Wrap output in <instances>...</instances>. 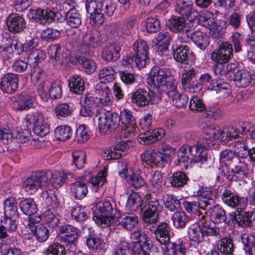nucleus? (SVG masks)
<instances>
[{"mask_svg": "<svg viewBox=\"0 0 255 255\" xmlns=\"http://www.w3.org/2000/svg\"><path fill=\"white\" fill-rule=\"evenodd\" d=\"M86 8L90 14V22L95 25L102 24L104 21V14L111 16L116 9L113 0H87Z\"/></svg>", "mask_w": 255, "mask_h": 255, "instance_id": "f257e3e1", "label": "nucleus"}, {"mask_svg": "<svg viewBox=\"0 0 255 255\" xmlns=\"http://www.w3.org/2000/svg\"><path fill=\"white\" fill-rule=\"evenodd\" d=\"M144 205L142 220L147 229H150L152 224L158 221L159 213L162 209V205L153 194H147L144 196Z\"/></svg>", "mask_w": 255, "mask_h": 255, "instance_id": "f03ea898", "label": "nucleus"}, {"mask_svg": "<svg viewBox=\"0 0 255 255\" xmlns=\"http://www.w3.org/2000/svg\"><path fill=\"white\" fill-rule=\"evenodd\" d=\"M135 56L129 55L123 60L124 65L137 67L139 68L144 67L148 61V47L146 42L139 39L133 45Z\"/></svg>", "mask_w": 255, "mask_h": 255, "instance_id": "7ed1b4c3", "label": "nucleus"}, {"mask_svg": "<svg viewBox=\"0 0 255 255\" xmlns=\"http://www.w3.org/2000/svg\"><path fill=\"white\" fill-rule=\"evenodd\" d=\"M114 207L110 201L104 200L97 203L93 219L99 226L105 228L115 221Z\"/></svg>", "mask_w": 255, "mask_h": 255, "instance_id": "20e7f679", "label": "nucleus"}, {"mask_svg": "<svg viewBox=\"0 0 255 255\" xmlns=\"http://www.w3.org/2000/svg\"><path fill=\"white\" fill-rule=\"evenodd\" d=\"M52 172L40 171L27 177L23 183V187L29 194H33L41 187H47L52 182Z\"/></svg>", "mask_w": 255, "mask_h": 255, "instance_id": "39448f33", "label": "nucleus"}, {"mask_svg": "<svg viewBox=\"0 0 255 255\" xmlns=\"http://www.w3.org/2000/svg\"><path fill=\"white\" fill-rule=\"evenodd\" d=\"M172 78L169 70L154 67L150 71L146 81L151 88L158 90L164 89L166 83Z\"/></svg>", "mask_w": 255, "mask_h": 255, "instance_id": "423d86ee", "label": "nucleus"}, {"mask_svg": "<svg viewBox=\"0 0 255 255\" xmlns=\"http://www.w3.org/2000/svg\"><path fill=\"white\" fill-rule=\"evenodd\" d=\"M99 128L104 132L109 130L111 132L117 129L120 124V117L117 113H110L104 109L98 112Z\"/></svg>", "mask_w": 255, "mask_h": 255, "instance_id": "0eeeda50", "label": "nucleus"}, {"mask_svg": "<svg viewBox=\"0 0 255 255\" xmlns=\"http://www.w3.org/2000/svg\"><path fill=\"white\" fill-rule=\"evenodd\" d=\"M133 238L137 241L132 246V252L134 255H148L150 248L149 238L146 234L139 230H136L132 234Z\"/></svg>", "mask_w": 255, "mask_h": 255, "instance_id": "6e6552de", "label": "nucleus"}, {"mask_svg": "<svg viewBox=\"0 0 255 255\" xmlns=\"http://www.w3.org/2000/svg\"><path fill=\"white\" fill-rule=\"evenodd\" d=\"M223 129L218 126H209L204 129V135L201 142L204 146L209 147L214 145L213 142L218 139L223 140Z\"/></svg>", "mask_w": 255, "mask_h": 255, "instance_id": "1a4fd4ad", "label": "nucleus"}, {"mask_svg": "<svg viewBox=\"0 0 255 255\" xmlns=\"http://www.w3.org/2000/svg\"><path fill=\"white\" fill-rule=\"evenodd\" d=\"M19 76L13 73H7L0 79V89L5 93L11 94L16 91L18 88Z\"/></svg>", "mask_w": 255, "mask_h": 255, "instance_id": "9d476101", "label": "nucleus"}, {"mask_svg": "<svg viewBox=\"0 0 255 255\" xmlns=\"http://www.w3.org/2000/svg\"><path fill=\"white\" fill-rule=\"evenodd\" d=\"M175 10L178 14L193 19L199 15L198 12L193 8L192 0H176Z\"/></svg>", "mask_w": 255, "mask_h": 255, "instance_id": "9b49d317", "label": "nucleus"}, {"mask_svg": "<svg viewBox=\"0 0 255 255\" xmlns=\"http://www.w3.org/2000/svg\"><path fill=\"white\" fill-rule=\"evenodd\" d=\"M119 116L120 119L124 120L126 122V125L122 128L121 135L125 137H128L129 134L136 131L135 119L132 112L127 109L123 110Z\"/></svg>", "mask_w": 255, "mask_h": 255, "instance_id": "f8f14e48", "label": "nucleus"}, {"mask_svg": "<svg viewBox=\"0 0 255 255\" xmlns=\"http://www.w3.org/2000/svg\"><path fill=\"white\" fill-rule=\"evenodd\" d=\"M79 230L70 224H64L59 230V233L62 235V241L67 245L75 246L77 241Z\"/></svg>", "mask_w": 255, "mask_h": 255, "instance_id": "ddd939ff", "label": "nucleus"}, {"mask_svg": "<svg viewBox=\"0 0 255 255\" xmlns=\"http://www.w3.org/2000/svg\"><path fill=\"white\" fill-rule=\"evenodd\" d=\"M96 92L99 95L96 98L99 107L110 106L112 104L110 89L106 83L100 82L96 86Z\"/></svg>", "mask_w": 255, "mask_h": 255, "instance_id": "4468645a", "label": "nucleus"}, {"mask_svg": "<svg viewBox=\"0 0 255 255\" xmlns=\"http://www.w3.org/2000/svg\"><path fill=\"white\" fill-rule=\"evenodd\" d=\"M232 46L228 43L222 44L219 49L214 51L211 54V58L219 63H224L229 61L232 55Z\"/></svg>", "mask_w": 255, "mask_h": 255, "instance_id": "2eb2a0df", "label": "nucleus"}, {"mask_svg": "<svg viewBox=\"0 0 255 255\" xmlns=\"http://www.w3.org/2000/svg\"><path fill=\"white\" fill-rule=\"evenodd\" d=\"M168 26L169 30L175 33L181 32L189 37L190 30L186 27L185 18L181 16H173L169 19Z\"/></svg>", "mask_w": 255, "mask_h": 255, "instance_id": "dca6fc26", "label": "nucleus"}, {"mask_svg": "<svg viewBox=\"0 0 255 255\" xmlns=\"http://www.w3.org/2000/svg\"><path fill=\"white\" fill-rule=\"evenodd\" d=\"M6 25L8 30L13 33H19L25 27L24 18L17 13H11L7 17Z\"/></svg>", "mask_w": 255, "mask_h": 255, "instance_id": "f3484780", "label": "nucleus"}, {"mask_svg": "<svg viewBox=\"0 0 255 255\" xmlns=\"http://www.w3.org/2000/svg\"><path fill=\"white\" fill-rule=\"evenodd\" d=\"M122 46L119 43H113L105 46L102 50L101 55L103 59L108 62L116 61L121 56Z\"/></svg>", "mask_w": 255, "mask_h": 255, "instance_id": "a211bd4d", "label": "nucleus"}, {"mask_svg": "<svg viewBox=\"0 0 255 255\" xmlns=\"http://www.w3.org/2000/svg\"><path fill=\"white\" fill-rule=\"evenodd\" d=\"M132 146L130 141H122L118 142L108 150L107 159H118L126 154V152Z\"/></svg>", "mask_w": 255, "mask_h": 255, "instance_id": "6ab92c4d", "label": "nucleus"}, {"mask_svg": "<svg viewBox=\"0 0 255 255\" xmlns=\"http://www.w3.org/2000/svg\"><path fill=\"white\" fill-rule=\"evenodd\" d=\"M165 133V131L162 128L148 130L140 134L138 139V142L143 144H149L161 139Z\"/></svg>", "mask_w": 255, "mask_h": 255, "instance_id": "aec40b11", "label": "nucleus"}, {"mask_svg": "<svg viewBox=\"0 0 255 255\" xmlns=\"http://www.w3.org/2000/svg\"><path fill=\"white\" fill-rule=\"evenodd\" d=\"M31 14L37 22L40 23L46 24L54 20L56 14L50 9L37 8L31 11Z\"/></svg>", "mask_w": 255, "mask_h": 255, "instance_id": "412c9836", "label": "nucleus"}, {"mask_svg": "<svg viewBox=\"0 0 255 255\" xmlns=\"http://www.w3.org/2000/svg\"><path fill=\"white\" fill-rule=\"evenodd\" d=\"M241 157H238L231 165L232 170L234 175L233 178L235 180L245 178L248 172V164Z\"/></svg>", "mask_w": 255, "mask_h": 255, "instance_id": "4be33fe9", "label": "nucleus"}, {"mask_svg": "<svg viewBox=\"0 0 255 255\" xmlns=\"http://www.w3.org/2000/svg\"><path fill=\"white\" fill-rule=\"evenodd\" d=\"M208 89L215 91L219 94L220 97L223 98L228 97L231 93L230 85L220 79L215 82L212 81V83L208 86Z\"/></svg>", "mask_w": 255, "mask_h": 255, "instance_id": "5701e85b", "label": "nucleus"}, {"mask_svg": "<svg viewBox=\"0 0 255 255\" xmlns=\"http://www.w3.org/2000/svg\"><path fill=\"white\" fill-rule=\"evenodd\" d=\"M132 102L138 106H145L150 101V96L148 91L144 89H139L130 94Z\"/></svg>", "mask_w": 255, "mask_h": 255, "instance_id": "b1692460", "label": "nucleus"}, {"mask_svg": "<svg viewBox=\"0 0 255 255\" xmlns=\"http://www.w3.org/2000/svg\"><path fill=\"white\" fill-rule=\"evenodd\" d=\"M200 144L195 145L193 146L190 145V151L191 153V157L192 162L198 163L202 162L207 160V154L205 152L204 148L207 146H203V144L200 140Z\"/></svg>", "mask_w": 255, "mask_h": 255, "instance_id": "393cba45", "label": "nucleus"}, {"mask_svg": "<svg viewBox=\"0 0 255 255\" xmlns=\"http://www.w3.org/2000/svg\"><path fill=\"white\" fill-rule=\"evenodd\" d=\"M252 80L251 75L244 70H238L234 73L233 80L236 87L246 88L251 83Z\"/></svg>", "mask_w": 255, "mask_h": 255, "instance_id": "a878e982", "label": "nucleus"}, {"mask_svg": "<svg viewBox=\"0 0 255 255\" xmlns=\"http://www.w3.org/2000/svg\"><path fill=\"white\" fill-rule=\"evenodd\" d=\"M206 216L205 215H199V224L202 226V231L203 236H215L219 235V229L215 227L214 223L208 222L206 220Z\"/></svg>", "mask_w": 255, "mask_h": 255, "instance_id": "bb28decb", "label": "nucleus"}, {"mask_svg": "<svg viewBox=\"0 0 255 255\" xmlns=\"http://www.w3.org/2000/svg\"><path fill=\"white\" fill-rule=\"evenodd\" d=\"M189 34L192 41L200 49H204L208 46L209 37L206 33L196 30L192 33L190 32Z\"/></svg>", "mask_w": 255, "mask_h": 255, "instance_id": "cd10ccee", "label": "nucleus"}, {"mask_svg": "<svg viewBox=\"0 0 255 255\" xmlns=\"http://www.w3.org/2000/svg\"><path fill=\"white\" fill-rule=\"evenodd\" d=\"M68 85L70 91L76 94H82L85 88L83 79L77 75H75L69 78Z\"/></svg>", "mask_w": 255, "mask_h": 255, "instance_id": "c85d7f7f", "label": "nucleus"}, {"mask_svg": "<svg viewBox=\"0 0 255 255\" xmlns=\"http://www.w3.org/2000/svg\"><path fill=\"white\" fill-rule=\"evenodd\" d=\"M169 226L165 223H161L158 225L155 230L156 239L161 244L165 246L169 242Z\"/></svg>", "mask_w": 255, "mask_h": 255, "instance_id": "c756f323", "label": "nucleus"}, {"mask_svg": "<svg viewBox=\"0 0 255 255\" xmlns=\"http://www.w3.org/2000/svg\"><path fill=\"white\" fill-rule=\"evenodd\" d=\"M21 96L23 98L19 102L16 109L18 111L27 110L32 107L36 95L33 92L29 91L23 92Z\"/></svg>", "mask_w": 255, "mask_h": 255, "instance_id": "7c9ffc66", "label": "nucleus"}, {"mask_svg": "<svg viewBox=\"0 0 255 255\" xmlns=\"http://www.w3.org/2000/svg\"><path fill=\"white\" fill-rule=\"evenodd\" d=\"M101 40L99 32L95 29L91 30L84 35L82 39L83 47L88 46L94 48L97 46Z\"/></svg>", "mask_w": 255, "mask_h": 255, "instance_id": "2f4dec72", "label": "nucleus"}, {"mask_svg": "<svg viewBox=\"0 0 255 255\" xmlns=\"http://www.w3.org/2000/svg\"><path fill=\"white\" fill-rule=\"evenodd\" d=\"M241 240L246 255H255V236L250 234H244L241 237Z\"/></svg>", "mask_w": 255, "mask_h": 255, "instance_id": "473e14b6", "label": "nucleus"}, {"mask_svg": "<svg viewBox=\"0 0 255 255\" xmlns=\"http://www.w3.org/2000/svg\"><path fill=\"white\" fill-rule=\"evenodd\" d=\"M155 38L159 44L157 46V51L166 52L171 39L170 33L167 31L163 30L157 34Z\"/></svg>", "mask_w": 255, "mask_h": 255, "instance_id": "72a5a7b5", "label": "nucleus"}, {"mask_svg": "<svg viewBox=\"0 0 255 255\" xmlns=\"http://www.w3.org/2000/svg\"><path fill=\"white\" fill-rule=\"evenodd\" d=\"M223 202L227 206L236 208L240 202V198L238 195L230 190H225L222 195Z\"/></svg>", "mask_w": 255, "mask_h": 255, "instance_id": "f704fd0d", "label": "nucleus"}, {"mask_svg": "<svg viewBox=\"0 0 255 255\" xmlns=\"http://www.w3.org/2000/svg\"><path fill=\"white\" fill-rule=\"evenodd\" d=\"M199 223L198 224H193L190 226L188 230V236L190 240L197 244L204 240V236L202 234V228Z\"/></svg>", "mask_w": 255, "mask_h": 255, "instance_id": "c9c22d12", "label": "nucleus"}, {"mask_svg": "<svg viewBox=\"0 0 255 255\" xmlns=\"http://www.w3.org/2000/svg\"><path fill=\"white\" fill-rule=\"evenodd\" d=\"M71 190L75 198L82 199L86 196L88 190L86 183L82 181H77L71 186Z\"/></svg>", "mask_w": 255, "mask_h": 255, "instance_id": "e433bc0d", "label": "nucleus"}, {"mask_svg": "<svg viewBox=\"0 0 255 255\" xmlns=\"http://www.w3.org/2000/svg\"><path fill=\"white\" fill-rule=\"evenodd\" d=\"M198 201L201 206V209L210 210L215 205V201L211 192H202L198 196Z\"/></svg>", "mask_w": 255, "mask_h": 255, "instance_id": "4c0bfd02", "label": "nucleus"}, {"mask_svg": "<svg viewBox=\"0 0 255 255\" xmlns=\"http://www.w3.org/2000/svg\"><path fill=\"white\" fill-rule=\"evenodd\" d=\"M66 20L71 28H78L81 24V15L76 8H72L66 13Z\"/></svg>", "mask_w": 255, "mask_h": 255, "instance_id": "58836bf2", "label": "nucleus"}, {"mask_svg": "<svg viewBox=\"0 0 255 255\" xmlns=\"http://www.w3.org/2000/svg\"><path fill=\"white\" fill-rule=\"evenodd\" d=\"M191 54L190 47L182 44L178 46L174 51V58L179 62L183 63L188 60Z\"/></svg>", "mask_w": 255, "mask_h": 255, "instance_id": "ea45409f", "label": "nucleus"}, {"mask_svg": "<svg viewBox=\"0 0 255 255\" xmlns=\"http://www.w3.org/2000/svg\"><path fill=\"white\" fill-rule=\"evenodd\" d=\"M119 222L125 229L131 230L137 226L138 217L133 214H128L122 216Z\"/></svg>", "mask_w": 255, "mask_h": 255, "instance_id": "a19ab883", "label": "nucleus"}, {"mask_svg": "<svg viewBox=\"0 0 255 255\" xmlns=\"http://www.w3.org/2000/svg\"><path fill=\"white\" fill-rule=\"evenodd\" d=\"M211 216L216 223H225L227 225L230 221H227L225 211L218 205H214L212 207Z\"/></svg>", "mask_w": 255, "mask_h": 255, "instance_id": "79ce46f5", "label": "nucleus"}, {"mask_svg": "<svg viewBox=\"0 0 255 255\" xmlns=\"http://www.w3.org/2000/svg\"><path fill=\"white\" fill-rule=\"evenodd\" d=\"M19 207L24 214L28 216L34 215L37 211L36 205L31 198H26L21 201Z\"/></svg>", "mask_w": 255, "mask_h": 255, "instance_id": "37998d69", "label": "nucleus"}, {"mask_svg": "<svg viewBox=\"0 0 255 255\" xmlns=\"http://www.w3.org/2000/svg\"><path fill=\"white\" fill-rule=\"evenodd\" d=\"M17 203L13 198L5 199L3 202L4 214L6 218H11L16 215L17 211Z\"/></svg>", "mask_w": 255, "mask_h": 255, "instance_id": "c03bdc74", "label": "nucleus"}, {"mask_svg": "<svg viewBox=\"0 0 255 255\" xmlns=\"http://www.w3.org/2000/svg\"><path fill=\"white\" fill-rule=\"evenodd\" d=\"M234 244L232 239L229 238H223L218 242V249L225 255L233 253Z\"/></svg>", "mask_w": 255, "mask_h": 255, "instance_id": "a18cd8bd", "label": "nucleus"}, {"mask_svg": "<svg viewBox=\"0 0 255 255\" xmlns=\"http://www.w3.org/2000/svg\"><path fill=\"white\" fill-rule=\"evenodd\" d=\"M233 151L238 157L244 159L248 156L249 149L244 139L237 141L233 145Z\"/></svg>", "mask_w": 255, "mask_h": 255, "instance_id": "49530a36", "label": "nucleus"}, {"mask_svg": "<svg viewBox=\"0 0 255 255\" xmlns=\"http://www.w3.org/2000/svg\"><path fill=\"white\" fill-rule=\"evenodd\" d=\"M142 204V201L140 194L137 192H132L128 198L127 207L131 211H136L139 208L141 209Z\"/></svg>", "mask_w": 255, "mask_h": 255, "instance_id": "de8ad7c7", "label": "nucleus"}, {"mask_svg": "<svg viewBox=\"0 0 255 255\" xmlns=\"http://www.w3.org/2000/svg\"><path fill=\"white\" fill-rule=\"evenodd\" d=\"M149 184L151 189L154 192L161 190L163 185V177L161 172L156 171L151 174L149 179Z\"/></svg>", "mask_w": 255, "mask_h": 255, "instance_id": "09e8293b", "label": "nucleus"}, {"mask_svg": "<svg viewBox=\"0 0 255 255\" xmlns=\"http://www.w3.org/2000/svg\"><path fill=\"white\" fill-rule=\"evenodd\" d=\"M165 248L166 249L165 255H175L177 250L180 253L184 254L186 249L182 239L178 240L174 243L169 242Z\"/></svg>", "mask_w": 255, "mask_h": 255, "instance_id": "8fccbe9b", "label": "nucleus"}, {"mask_svg": "<svg viewBox=\"0 0 255 255\" xmlns=\"http://www.w3.org/2000/svg\"><path fill=\"white\" fill-rule=\"evenodd\" d=\"M188 178L186 174L183 172H176L172 174L169 178V181L173 187H180L186 184Z\"/></svg>", "mask_w": 255, "mask_h": 255, "instance_id": "3c124183", "label": "nucleus"}, {"mask_svg": "<svg viewBox=\"0 0 255 255\" xmlns=\"http://www.w3.org/2000/svg\"><path fill=\"white\" fill-rule=\"evenodd\" d=\"M54 113L58 119L67 118L72 115V108L67 103H61L56 105Z\"/></svg>", "mask_w": 255, "mask_h": 255, "instance_id": "603ef678", "label": "nucleus"}, {"mask_svg": "<svg viewBox=\"0 0 255 255\" xmlns=\"http://www.w3.org/2000/svg\"><path fill=\"white\" fill-rule=\"evenodd\" d=\"M178 160L180 163H183L185 166L189 163L192 162L190 151V145L185 144L180 147L178 151Z\"/></svg>", "mask_w": 255, "mask_h": 255, "instance_id": "864d4df0", "label": "nucleus"}, {"mask_svg": "<svg viewBox=\"0 0 255 255\" xmlns=\"http://www.w3.org/2000/svg\"><path fill=\"white\" fill-rule=\"evenodd\" d=\"M31 232L34 235L37 240L40 243H43L46 241L49 236V230L43 224L37 225L36 228L32 227Z\"/></svg>", "mask_w": 255, "mask_h": 255, "instance_id": "5fc2aeb1", "label": "nucleus"}, {"mask_svg": "<svg viewBox=\"0 0 255 255\" xmlns=\"http://www.w3.org/2000/svg\"><path fill=\"white\" fill-rule=\"evenodd\" d=\"M62 93V85L59 80H56L50 83L49 89H48V95L49 98L58 99L61 97Z\"/></svg>", "mask_w": 255, "mask_h": 255, "instance_id": "6e6d98bb", "label": "nucleus"}, {"mask_svg": "<svg viewBox=\"0 0 255 255\" xmlns=\"http://www.w3.org/2000/svg\"><path fill=\"white\" fill-rule=\"evenodd\" d=\"M238 158L233 149H225L223 150L220 155V162L226 165H231Z\"/></svg>", "mask_w": 255, "mask_h": 255, "instance_id": "4d7b16f0", "label": "nucleus"}, {"mask_svg": "<svg viewBox=\"0 0 255 255\" xmlns=\"http://www.w3.org/2000/svg\"><path fill=\"white\" fill-rule=\"evenodd\" d=\"M72 134V129L68 126H61L55 130V135L58 140L65 141L69 138Z\"/></svg>", "mask_w": 255, "mask_h": 255, "instance_id": "13d9d810", "label": "nucleus"}, {"mask_svg": "<svg viewBox=\"0 0 255 255\" xmlns=\"http://www.w3.org/2000/svg\"><path fill=\"white\" fill-rule=\"evenodd\" d=\"M25 119L27 123L32 125L33 127H36L46 122L43 114L39 112H34L27 114Z\"/></svg>", "mask_w": 255, "mask_h": 255, "instance_id": "bf43d9fd", "label": "nucleus"}, {"mask_svg": "<svg viewBox=\"0 0 255 255\" xmlns=\"http://www.w3.org/2000/svg\"><path fill=\"white\" fill-rule=\"evenodd\" d=\"M238 214L235 213V219L239 222V224L242 226L252 227L254 222H255V215L252 212H248L244 213L242 217H238Z\"/></svg>", "mask_w": 255, "mask_h": 255, "instance_id": "052dcab7", "label": "nucleus"}, {"mask_svg": "<svg viewBox=\"0 0 255 255\" xmlns=\"http://www.w3.org/2000/svg\"><path fill=\"white\" fill-rule=\"evenodd\" d=\"M61 46L59 44H52L50 45L47 49L50 61L54 65L57 63L60 59Z\"/></svg>", "mask_w": 255, "mask_h": 255, "instance_id": "680f3d73", "label": "nucleus"}, {"mask_svg": "<svg viewBox=\"0 0 255 255\" xmlns=\"http://www.w3.org/2000/svg\"><path fill=\"white\" fill-rule=\"evenodd\" d=\"M174 226L177 228H183L188 221V218L184 212H176L172 217Z\"/></svg>", "mask_w": 255, "mask_h": 255, "instance_id": "e2e57ef3", "label": "nucleus"}, {"mask_svg": "<svg viewBox=\"0 0 255 255\" xmlns=\"http://www.w3.org/2000/svg\"><path fill=\"white\" fill-rule=\"evenodd\" d=\"M107 171L108 168L105 167L104 169L99 172L96 176L91 178L89 180V183H91L93 187H96V188L102 186L106 182Z\"/></svg>", "mask_w": 255, "mask_h": 255, "instance_id": "0e129e2a", "label": "nucleus"}, {"mask_svg": "<svg viewBox=\"0 0 255 255\" xmlns=\"http://www.w3.org/2000/svg\"><path fill=\"white\" fill-rule=\"evenodd\" d=\"M73 162L78 169H82L86 163V155L84 151H75L72 153Z\"/></svg>", "mask_w": 255, "mask_h": 255, "instance_id": "69168bd1", "label": "nucleus"}, {"mask_svg": "<svg viewBox=\"0 0 255 255\" xmlns=\"http://www.w3.org/2000/svg\"><path fill=\"white\" fill-rule=\"evenodd\" d=\"M45 57V53L43 51L35 50L30 53L27 56V59L34 67H35L38 66L39 63L44 60Z\"/></svg>", "mask_w": 255, "mask_h": 255, "instance_id": "338daca9", "label": "nucleus"}, {"mask_svg": "<svg viewBox=\"0 0 255 255\" xmlns=\"http://www.w3.org/2000/svg\"><path fill=\"white\" fill-rule=\"evenodd\" d=\"M65 253L64 247L59 243L50 245L45 251L46 255H65Z\"/></svg>", "mask_w": 255, "mask_h": 255, "instance_id": "774afa93", "label": "nucleus"}]
</instances>
